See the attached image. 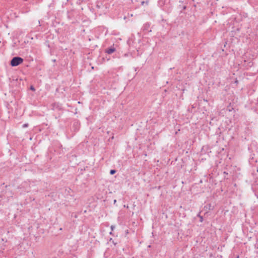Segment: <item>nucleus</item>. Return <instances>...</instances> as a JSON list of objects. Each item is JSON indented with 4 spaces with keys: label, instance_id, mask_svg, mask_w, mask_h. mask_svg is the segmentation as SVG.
<instances>
[{
    "label": "nucleus",
    "instance_id": "f257e3e1",
    "mask_svg": "<svg viewBox=\"0 0 258 258\" xmlns=\"http://www.w3.org/2000/svg\"><path fill=\"white\" fill-rule=\"evenodd\" d=\"M24 59L20 56H14L10 61V64L12 67H17L23 63Z\"/></svg>",
    "mask_w": 258,
    "mask_h": 258
},
{
    "label": "nucleus",
    "instance_id": "f03ea898",
    "mask_svg": "<svg viewBox=\"0 0 258 258\" xmlns=\"http://www.w3.org/2000/svg\"><path fill=\"white\" fill-rule=\"evenodd\" d=\"M80 128V122L78 120H74L72 122V126L71 128V130L74 132L79 131Z\"/></svg>",
    "mask_w": 258,
    "mask_h": 258
},
{
    "label": "nucleus",
    "instance_id": "7ed1b4c3",
    "mask_svg": "<svg viewBox=\"0 0 258 258\" xmlns=\"http://www.w3.org/2000/svg\"><path fill=\"white\" fill-rule=\"evenodd\" d=\"M115 50H116V49L114 47V45L113 44L112 46H111L106 48L104 50V52L106 53H107L108 54H112V53H113L114 52H115Z\"/></svg>",
    "mask_w": 258,
    "mask_h": 258
},
{
    "label": "nucleus",
    "instance_id": "20e7f679",
    "mask_svg": "<svg viewBox=\"0 0 258 258\" xmlns=\"http://www.w3.org/2000/svg\"><path fill=\"white\" fill-rule=\"evenodd\" d=\"M150 23H145V24L143 25V27H142V30L143 31H149V32H151V30H148V29H149V27H150Z\"/></svg>",
    "mask_w": 258,
    "mask_h": 258
},
{
    "label": "nucleus",
    "instance_id": "39448f33",
    "mask_svg": "<svg viewBox=\"0 0 258 258\" xmlns=\"http://www.w3.org/2000/svg\"><path fill=\"white\" fill-rule=\"evenodd\" d=\"M116 172V170L115 169H111L110 170L109 173L110 175H113Z\"/></svg>",
    "mask_w": 258,
    "mask_h": 258
},
{
    "label": "nucleus",
    "instance_id": "423d86ee",
    "mask_svg": "<svg viewBox=\"0 0 258 258\" xmlns=\"http://www.w3.org/2000/svg\"><path fill=\"white\" fill-rule=\"evenodd\" d=\"M30 90L32 91H35L36 90L35 87L33 85H31L30 86Z\"/></svg>",
    "mask_w": 258,
    "mask_h": 258
},
{
    "label": "nucleus",
    "instance_id": "0eeeda50",
    "mask_svg": "<svg viewBox=\"0 0 258 258\" xmlns=\"http://www.w3.org/2000/svg\"><path fill=\"white\" fill-rule=\"evenodd\" d=\"M54 107L58 108L59 110L61 109L60 107L59 106V105L58 104L54 103Z\"/></svg>",
    "mask_w": 258,
    "mask_h": 258
},
{
    "label": "nucleus",
    "instance_id": "6e6552de",
    "mask_svg": "<svg viewBox=\"0 0 258 258\" xmlns=\"http://www.w3.org/2000/svg\"><path fill=\"white\" fill-rule=\"evenodd\" d=\"M101 3L100 2H98L97 3L96 6L98 8L100 9L101 8Z\"/></svg>",
    "mask_w": 258,
    "mask_h": 258
},
{
    "label": "nucleus",
    "instance_id": "1a4fd4ad",
    "mask_svg": "<svg viewBox=\"0 0 258 258\" xmlns=\"http://www.w3.org/2000/svg\"><path fill=\"white\" fill-rule=\"evenodd\" d=\"M82 1H83L82 0H78V1H77L76 3H77V4H78V5H81V3H82Z\"/></svg>",
    "mask_w": 258,
    "mask_h": 258
},
{
    "label": "nucleus",
    "instance_id": "9d476101",
    "mask_svg": "<svg viewBox=\"0 0 258 258\" xmlns=\"http://www.w3.org/2000/svg\"><path fill=\"white\" fill-rule=\"evenodd\" d=\"M28 126V123H25L23 125V127H26Z\"/></svg>",
    "mask_w": 258,
    "mask_h": 258
},
{
    "label": "nucleus",
    "instance_id": "9b49d317",
    "mask_svg": "<svg viewBox=\"0 0 258 258\" xmlns=\"http://www.w3.org/2000/svg\"><path fill=\"white\" fill-rule=\"evenodd\" d=\"M234 83L236 84V85H237L238 84V81L237 80V79H235V80L234 81Z\"/></svg>",
    "mask_w": 258,
    "mask_h": 258
},
{
    "label": "nucleus",
    "instance_id": "f8f14e48",
    "mask_svg": "<svg viewBox=\"0 0 258 258\" xmlns=\"http://www.w3.org/2000/svg\"><path fill=\"white\" fill-rule=\"evenodd\" d=\"M115 228V226H113V225H111V230H113V229Z\"/></svg>",
    "mask_w": 258,
    "mask_h": 258
},
{
    "label": "nucleus",
    "instance_id": "ddd939ff",
    "mask_svg": "<svg viewBox=\"0 0 258 258\" xmlns=\"http://www.w3.org/2000/svg\"><path fill=\"white\" fill-rule=\"evenodd\" d=\"M203 221V217L200 216V222H202Z\"/></svg>",
    "mask_w": 258,
    "mask_h": 258
},
{
    "label": "nucleus",
    "instance_id": "4468645a",
    "mask_svg": "<svg viewBox=\"0 0 258 258\" xmlns=\"http://www.w3.org/2000/svg\"><path fill=\"white\" fill-rule=\"evenodd\" d=\"M116 202H117L116 200H114V201H113V204L114 205H116Z\"/></svg>",
    "mask_w": 258,
    "mask_h": 258
},
{
    "label": "nucleus",
    "instance_id": "2eb2a0df",
    "mask_svg": "<svg viewBox=\"0 0 258 258\" xmlns=\"http://www.w3.org/2000/svg\"><path fill=\"white\" fill-rule=\"evenodd\" d=\"M112 243L114 245H116V244H117L116 242H115L113 240H112Z\"/></svg>",
    "mask_w": 258,
    "mask_h": 258
},
{
    "label": "nucleus",
    "instance_id": "dca6fc26",
    "mask_svg": "<svg viewBox=\"0 0 258 258\" xmlns=\"http://www.w3.org/2000/svg\"><path fill=\"white\" fill-rule=\"evenodd\" d=\"M186 7L184 6L183 7V10H185V9H186Z\"/></svg>",
    "mask_w": 258,
    "mask_h": 258
},
{
    "label": "nucleus",
    "instance_id": "f3484780",
    "mask_svg": "<svg viewBox=\"0 0 258 258\" xmlns=\"http://www.w3.org/2000/svg\"><path fill=\"white\" fill-rule=\"evenodd\" d=\"M112 240H113V239H112V238H110L109 239V241H112Z\"/></svg>",
    "mask_w": 258,
    "mask_h": 258
},
{
    "label": "nucleus",
    "instance_id": "a211bd4d",
    "mask_svg": "<svg viewBox=\"0 0 258 258\" xmlns=\"http://www.w3.org/2000/svg\"><path fill=\"white\" fill-rule=\"evenodd\" d=\"M163 1L162 0H160L159 2V3L160 4V3H163Z\"/></svg>",
    "mask_w": 258,
    "mask_h": 258
},
{
    "label": "nucleus",
    "instance_id": "6ab92c4d",
    "mask_svg": "<svg viewBox=\"0 0 258 258\" xmlns=\"http://www.w3.org/2000/svg\"><path fill=\"white\" fill-rule=\"evenodd\" d=\"M145 3V2H144V1L142 2V3H142V5H144V4Z\"/></svg>",
    "mask_w": 258,
    "mask_h": 258
},
{
    "label": "nucleus",
    "instance_id": "aec40b11",
    "mask_svg": "<svg viewBox=\"0 0 258 258\" xmlns=\"http://www.w3.org/2000/svg\"><path fill=\"white\" fill-rule=\"evenodd\" d=\"M55 61H56V60H55V59H53V62H55Z\"/></svg>",
    "mask_w": 258,
    "mask_h": 258
},
{
    "label": "nucleus",
    "instance_id": "412c9836",
    "mask_svg": "<svg viewBox=\"0 0 258 258\" xmlns=\"http://www.w3.org/2000/svg\"><path fill=\"white\" fill-rule=\"evenodd\" d=\"M127 54H124V56H127Z\"/></svg>",
    "mask_w": 258,
    "mask_h": 258
},
{
    "label": "nucleus",
    "instance_id": "4be33fe9",
    "mask_svg": "<svg viewBox=\"0 0 258 258\" xmlns=\"http://www.w3.org/2000/svg\"><path fill=\"white\" fill-rule=\"evenodd\" d=\"M160 4H164V3H163H163H160Z\"/></svg>",
    "mask_w": 258,
    "mask_h": 258
},
{
    "label": "nucleus",
    "instance_id": "5701e85b",
    "mask_svg": "<svg viewBox=\"0 0 258 258\" xmlns=\"http://www.w3.org/2000/svg\"><path fill=\"white\" fill-rule=\"evenodd\" d=\"M229 111H231V109L229 108L228 109Z\"/></svg>",
    "mask_w": 258,
    "mask_h": 258
},
{
    "label": "nucleus",
    "instance_id": "b1692460",
    "mask_svg": "<svg viewBox=\"0 0 258 258\" xmlns=\"http://www.w3.org/2000/svg\"><path fill=\"white\" fill-rule=\"evenodd\" d=\"M109 233L110 234H112V232H110Z\"/></svg>",
    "mask_w": 258,
    "mask_h": 258
},
{
    "label": "nucleus",
    "instance_id": "393cba45",
    "mask_svg": "<svg viewBox=\"0 0 258 258\" xmlns=\"http://www.w3.org/2000/svg\"><path fill=\"white\" fill-rule=\"evenodd\" d=\"M148 247H151V245H149L148 246Z\"/></svg>",
    "mask_w": 258,
    "mask_h": 258
},
{
    "label": "nucleus",
    "instance_id": "a878e982",
    "mask_svg": "<svg viewBox=\"0 0 258 258\" xmlns=\"http://www.w3.org/2000/svg\"><path fill=\"white\" fill-rule=\"evenodd\" d=\"M34 258H36V257L34 256Z\"/></svg>",
    "mask_w": 258,
    "mask_h": 258
}]
</instances>
